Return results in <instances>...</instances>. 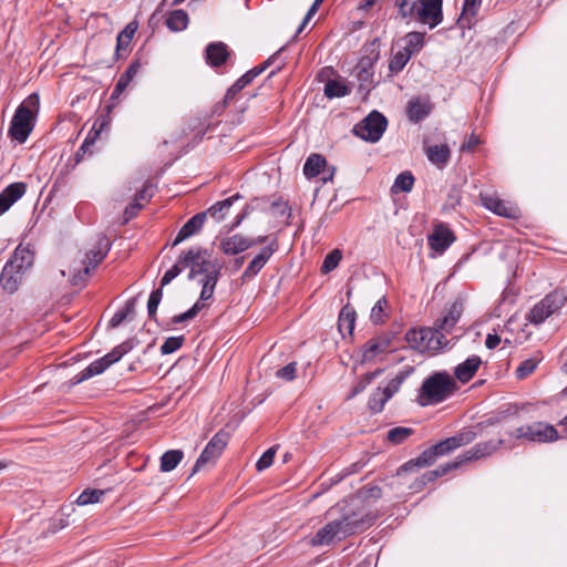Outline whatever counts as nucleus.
Listing matches in <instances>:
<instances>
[{
    "label": "nucleus",
    "mask_w": 567,
    "mask_h": 567,
    "mask_svg": "<svg viewBox=\"0 0 567 567\" xmlns=\"http://www.w3.org/2000/svg\"><path fill=\"white\" fill-rule=\"evenodd\" d=\"M476 437L477 433L473 429H464L455 435L442 440L424 450L417 457L402 464L398 468L396 475L401 476L405 473L431 466L439 457L447 455L456 449L474 442Z\"/></svg>",
    "instance_id": "nucleus-1"
},
{
    "label": "nucleus",
    "mask_w": 567,
    "mask_h": 567,
    "mask_svg": "<svg viewBox=\"0 0 567 567\" xmlns=\"http://www.w3.org/2000/svg\"><path fill=\"white\" fill-rule=\"evenodd\" d=\"M40 107V99L37 93L30 94L16 110L9 127V135L24 143L34 126L35 115Z\"/></svg>",
    "instance_id": "nucleus-2"
},
{
    "label": "nucleus",
    "mask_w": 567,
    "mask_h": 567,
    "mask_svg": "<svg viewBox=\"0 0 567 567\" xmlns=\"http://www.w3.org/2000/svg\"><path fill=\"white\" fill-rule=\"evenodd\" d=\"M336 509L339 512L337 519L346 528L348 536L365 530L375 519V516L368 513L357 501L338 503Z\"/></svg>",
    "instance_id": "nucleus-3"
},
{
    "label": "nucleus",
    "mask_w": 567,
    "mask_h": 567,
    "mask_svg": "<svg viewBox=\"0 0 567 567\" xmlns=\"http://www.w3.org/2000/svg\"><path fill=\"white\" fill-rule=\"evenodd\" d=\"M455 389L456 383L447 372H435L425 379L421 386V404L441 403L452 395Z\"/></svg>",
    "instance_id": "nucleus-4"
},
{
    "label": "nucleus",
    "mask_w": 567,
    "mask_h": 567,
    "mask_svg": "<svg viewBox=\"0 0 567 567\" xmlns=\"http://www.w3.org/2000/svg\"><path fill=\"white\" fill-rule=\"evenodd\" d=\"M137 341L135 339H127L116 346L112 351L104 357L93 361L90 365L83 369L80 373L73 377L72 383H82L94 375L103 373L110 365L118 362L126 353L135 348Z\"/></svg>",
    "instance_id": "nucleus-5"
},
{
    "label": "nucleus",
    "mask_w": 567,
    "mask_h": 567,
    "mask_svg": "<svg viewBox=\"0 0 567 567\" xmlns=\"http://www.w3.org/2000/svg\"><path fill=\"white\" fill-rule=\"evenodd\" d=\"M137 341L135 339H127L116 346L112 351L104 357L93 361L90 365L83 369L80 373L73 377L72 383H82L94 375L103 373L110 365L118 362L126 353L135 348Z\"/></svg>",
    "instance_id": "nucleus-6"
},
{
    "label": "nucleus",
    "mask_w": 567,
    "mask_h": 567,
    "mask_svg": "<svg viewBox=\"0 0 567 567\" xmlns=\"http://www.w3.org/2000/svg\"><path fill=\"white\" fill-rule=\"evenodd\" d=\"M405 341L413 350L437 352L449 346L445 336H439L432 327L411 328L405 333Z\"/></svg>",
    "instance_id": "nucleus-7"
},
{
    "label": "nucleus",
    "mask_w": 567,
    "mask_h": 567,
    "mask_svg": "<svg viewBox=\"0 0 567 567\" xmlns=\"http://www.w3.org/2000/svg\"><path fill=\"white\" fill-rule=\"evenodd\" d=\"M179 264L185 268H189L188 280H194L198 275L206 276L214 270L216 264H220L217 259L212 260L209 251L200 246L192 247L182 251L179 255Z\"/></svg>",
    "instance_id": "nucleus-8"
},
{
    "label": "nucleus",
    "mask_w": 567,
    "mask_h": 567,
    "mask_svg": "<svg viewBox=\"0 0 567 567\" xmlns=\"http://www.w3.org/2000/svg\"><path fill=\"white\" fill-rule=\"evenodd\" d=\"M567 302V293L556 289L546 295L528 312L527 320L534 324L543 323L548 317L560 310Z\"/></svg>",
    "instance_id": "nucleus-9"
},
{
    "label": "nucleus",
    "mask_w": 567,
    "mask_h": 567,
    "mask_svg": "<svg viewBox=\"0 0 567 567\" xmlns=\"http://www.w3.org/2000/svg\"><path fill=\"white\" fill-rule=\"evenodd\" d=\"M386 126V117L378 111H372L354 126L353 133L367 142L375 143L382 137Z\"/></svg>",
    "instance_id": "nucleus-10"
},
{
    "label": "nucleus",
    "mask_w": 567,
    "mask_h": 567,
    "mask_svg": "<svg viewBox=\"0 0 567 567\" xmlns=\"http://www.w3.org/2000/svg\"><path fill=\"white\" fill-rule=\"evenodd\" d=\"M229 434L226 431H218L200 453L192 470V475L200 471L206 464L215 462L227 446Z\"/></svg>",
    "instance_id": "nucleus-11"
},
{
    "label": "nucleus",
    "mask_w": 567,
    "mask_h": 567,
    "mask_svg": "<svg viewBox=\"0 0 567 567\" xmlns=\"http://www.w3.org/2000/svg\"><path fill=\"white\" fill-rule=\"evenodd\" d=\"M414 19L434 29L443 21V0H417Z\"/></svg>",
    "instance_id": "nucleus-12"
},
{
    "label": "nucleus",
    "mask_w": 567,
    "mask_h": 567,
    "mask_svg": "<svg viewBox=\"0 0 567 567\" xmlns=\"http://www.w3.org/2000/svg\"><path fill=\"white\" fill-rule=\"evenodd\" d=\"M501 447L512 449V445H507L506 441L503 439L499 440H488L485 442H480L465 451L462 455L455 458L456 462H461V465L466 462L477 461L487 456H491Z\"/></svg>",
    "instance_id": "nucleus-13"
},
{
    "label": "nucleus",
    "mask_w": 567,
    "mask_h": 567,
    "mask_svg": "<svg viewBox=\"0 0 567 567\" xmlns=\"http://www.w3.org/2000/svg\"><path fill=\"white\" fill-rule=\"evenodd\" d=\"M344 529L340 522L334 518L318 529L309 543L315 547L330 546L349 537Z\"/></svg>",
    "instance_id": "nucleus-14"
},
{
    "label": "nucleus",
    "mask_w": 567,
    "mask_h": 567,
    "mask_svg": "<svg viewBox=\"0 0 567 567\" xmlns=\"http://www.w3.org/2000/svg\"><path fill=\"white\" fill-rule=\"evenodd\" d=\"M456 237L452 229L444 224L434 225L432 233L427 236V244L431 249L437 254H443L454 241Z\"/></svg>",
    "instance_id": "nucleus-15"
},
{
    "label": "nucleus",
    "mask_w": 567,
    "mask_h": 567,
    "mask_svg": "<svg viewBox=\"0 0 567 567\" xmlns=\"http://www.w3.org/2000/svg\"><path fill=\"white\" fill-rule=\"evenodd\" d=\"M526 434L527 441L533 443H551L559 440L555 426L542 421L526 424Z\"/></svg>",
    "instance_id": "nucleus-16"
},
{
    "label": "nucleus",
    "mask_w": 567,
    "mask_h": 567,
    "mask_svg": "<svg viewBox=\"0 0 567 567\" xmlns=\"http://www.w3.org/2000/svg\"><path fill=\"white\" fill-rule=\"evenodd\" d=\"M483 206L494 214L509 219H517L520 216L519 209L497 196L481 195Z\"/></svg>",
    "instance_id": "nucleus-17"
},
{
    "label": "nucleus",
    "mask_w": 567,
    "mask_h": 567,
    "mask_svg": "<svg viewBox=\"0 0 567 567\" xmlns=\"http://www.w3.org/2000/svg\"><path fill=\"white\" fill-rule=\"evenodd\" d=\"M275 243L269 247H262L260 251L249 261L245 271L241 275L243 281H248L256 277L259 271L266 266L271 256L276 252Z\"/></svg>",
    "instance_id": "nucleus-18"
},
{
    "label": "nucleus",
    "mask_w": 567,
    "mask_h": 567,
    "mask_svg": "<svg viewBox=\"0 0 567 567\" xmlns=\"http://www.w3.org/2000/svg\"><path fill=\"white\" fill-rule=\"evenodd\" d=\"M111 249V241L105 235H99L94 246L89 250L83 264L94 269L106 257Z\"/></svg>",
    "instance_id": "nucleus-19"
},
{
    "label": "nucleus",
    "mask_w": 567,
    "mask_h": 567,
    "mask_svg": "<svg viewBox=\"0 0 567 567\" xmlns=\"http://www.w3.org/2000/svg\"><path fill=\"white\" fill-rule=\"evenodd\" d=\"M432 105L427 99L413 97L408 102L406 116L412 123H420L430 115Z\"/></svg>",
    "instance_id": "nucleus-20"
},
{
    "label": "nucleus",
    "mask_w": 567,
    "mask_h": 567,
    "mask_svg": "<svg viewBox=\"0 0 567 567\" xmlns=\"http://www.w3.org/2000/svg\"><path fill=\"white\" fill-rule=\"evenodd\" d=\"M461 466V462L455 460L440 465L437 468L425 472L421 477L416 478L411 488L421 491L426 484L434 482L436 478L447 474L452 470Z\"/></svg>",
    "instance_id": "nucleus-21"
},
{
    "label": "nucleus",
    "mask_w": 567,
    "mask_h": 567,
    "mask_svg": "<svg viewBox=\"0 0 567 567\" xmlns=\"http://www.w3.org/2000/svg\"><path fill=\"white\" fill-rule=\"evenodd\" d=\"M219 248L225 255L236 256L251 248V244L248 241L247 236L235 234L223 238L219 243Z\"/></svg>",
    "instance_id": "nucleus-22"
},
{
    "label": "nucleus",
    "mask_w": 567,
    "mask_h": 567,
    "mask_svg": "<svg viewBox=\"0 0 567 567\" xmlns=\"http://www.w3.org/2000/svg\"><path fill=\"white\" fill-rule=\"evenodd\" d=\"M207 213H198L189 218L177 233L172 246L175 247L185 239L198 233L205 224Z\"/></svg>",
    "instance_id": "nucleus-23"
},
{
    "label": "nucleus",
    "mask_w": 567,
    "mask_h": 567,
    "mask_svg": "<svg viewBox=\"0 0 567 567\" xmlns=\"http://www.w3.org/2000/svg\"><path fill=\"white\" fill-rule=\"evenodd\" d=\"M33 261H34L33 252L30 249L24 248L21 245H19L14 249L10 259L7 261V265L23 275L25 272V270L31 268V266L33 265Z\"/></svg>",
    "instance_id": "nucleus-24"
},
{
    "label": "nucleus",
    "mask_w": 567,
    "mask_h": 567,
    "mask_svg": "<svg viewBox=\"0 0 567 567\" xmlns=\"http://www.w3.org/2000/svg\"><path fill=\"white\" fill-rule=\"evenodd\" d=\"M390 344L391 338L386 334L369 340L362 347V361L367 362L373 360L378 354L388 351Z\"/></svg>",
    "instance_id": "nucleus-25"
},
{
    "label": "nucleus",
    "mask_w": 567,
    "mask_h": 567,
    "mask_svg": "<svg viewBox=\"0 0 567 567\" xmlns=\"http://www.w3.org/2000/svg\"><path fill=\"white\" fill-rule=\"evenodd\" d=\"M482 360L478 355H471L454 369V377L462 383H467L476 373Z\"/></svg>",
    "instance_id": "nucleus-26"
},
{
    "label": "nucleus",
    "mask_w": 567,
    "mask_h": 567,
    "mask_svg": "<svg viewBox=\"0 0 567 567\" xmlns=\"http://www.w3.org/2000/svg\"><path fill=\"white\" fill-rule=\"evenodd\" d=\"M221 264H216L214 266V270L209 271L206 276H204L202 284L203 288L199 295V299L197 301H200L204 303V301L213 299L216 285L219 280V277L221 276Z\"/></svg>",
    "instance_id": "nucleus-27"
},
{
    "label": "nucleus",
    "mask_w": 567,
    "mask_h": 567,
    "mask_svg": "<svg viewBox=\"0 0 567 567\" xmlns=\"http://www.w3.org/2000/svg\"><path fill=\"white\" fill-rule=\"evenodd\" d=\"M228 56V47L223 42H213L206 48V61L214 68L221 66Z\"/></svg>",
    "instance_id": "nucleus-28"
},
{
    "label": "nucleus",
    "mask_w": 567,
    "mask_h": 567,
    "mask_svg": "<svg viewBox=\"0 0 567 567\" xmlns=\"http://www.w3.org/2000/svg\"><path fill=\"white\" fill-rule=\"evenodd\" d=\"M141 68H142V63L140 62V60H135V61H133L128 65L126 71L121 74V76L118 78V80H117V82H116V84L114 86V90H113L112 95H111L112 100H115V99L120 97V95L128 86L130 82L140 72Z\"/></svg>",
    "instance_id": "nucleus-29"
},
{
    "label": "nucleus",
    "mask_w": 567,
    "mask_h": 567,
    "mask_svg": "<svg viewBox=\"0 0 567 567\" xmlns=\"http://www.w3.org/2000/svg\"><path fill=\"white\" fill-rule=\"evenodd\" d=\"M21 278V272H18L6 264L0 275V286L4 291L13 293L19 289Z\"/></svg>",
    "instance_id": "nucleus-30"
},
{
    "label": "nucleus",
    "mask_w": 567,
    "mask_h": 567,
    "mask_svg": "<svg viewBox=\"0 0 567 567\" xmlns=\"http://www.w3.org/2000/svg\"><path fill=\"white\" fill-rule=\"evenodd\" d=\"M355 310L350 305H346L338 318V329L344 337L346 334L352 336L355 324Z\"/></svg>",
    "instance_id": "nucleus-31"
},
{
    "label": "nucleus",
    "mask_w": 567,
    "mask_h": 567,
    "mask_svg": "<svg viewBox=\"0 0 567 567\" xmlns=\"http://www.w3.org/2000/svg\"><path fill=\"white\" fill-rule=\"evenodd\" d=\"M326 157L321 154L312 153L306 159L303 165V174L309 179L315 178L326 168Z\"/></svg>",
    "instance_id": "nucleus-32"
},
{
    "label": "nucleus",
    "mask_w": 567,
    "mask_h": 567,
    "mask_svg": "<svg viewBox=\"0 0 567 567\" xmlns=\"http://www.w3.org/2000/svg\"><path fill=\"white\" fill-rule=\"evenodd\" d=\"M138 29V23L136 21H132L126 24V27L117 34L116 38V50L115 54L120 58L122 51H127L134 34Z\"/></svg>",
    "instance_id": "nucleus-33"
},
{
    "label": "nucleus",
    "mask_w": 567,
    "mask_h": 567,
    "mask_svg": "<svg viewBox=\"0 0 567 567\" xmlns=\"http://www.w3.org/2000/svg\"><path fill=\"white\" fill-rule=\"evenodd\" d=\"M364 51L368 54L360 58L354 69L361 71H373V66L379 59L377 40H373L371 43L367 44L364 47Z\"/></svg>",
    "instance_id": "nucleus-34"
},
{
    "label": "nucleus",
    "mask_w": 567,
    "mask_h": 567,
    "mask_svg": "<svg viewBox=\"0 0 567 567\" xmlns=\"http://www.w3.org/2000/svg\"><path fill=\"white\" fill-rule=\"evenodd\" d=\"M427 158L439 167H443L450 159L451 151L446 144L429 146L426 150Z\"/></svg>",
    "instance_id": "nucleus-35"
},
{
    "label": "nucleus",
    "mask_w": 567,
    "mask_h": 567,
    "mask_svg": "<svg viewBox=\"0 0 567 567\" xmlns=\"http://www.w3.org/2000/svg\"><path fill=\"white\" fill-rule=\"evenodd\" d=\"M258 76V71L250 69L241 75L226 92L225 103L233 100L241 90L250 84Z\"/></svg>",
    "instance_id": "nucleus-36"
},
{
    "label": "nucleus",
    "mask_w": 567,
    "mask_h": 567,
    "mask_svg": "<svg viewBox=\"0 0 567 567\" xmlns=\"http://www.w3.org/2000/svg\"><path fill=\"white\" fill-rule=\"evenodd\" d=\"M189 22L188 14L183 9H176L169 12L166 18V27L173 32H179L187 28Z\"/></svg>",
    "instance_id": "nucleus-37"
},
{
    "label": "nucleus",
    "mask_w": 567,
    "mask_h": 567,
    "mask_svg": "<svg viewBox=\"0 0 567 567\" xmlns=\"http://www.w3.org/2000/svg\"><path fill=\"white\" fill-rule=\"evenodd\" d=\"M424 38L425 33L423 32L411 31L406 33V35L404 37L405 47L403 48V50H405L412 56L417 54L424 47Z\"/></svg>",
    "instance_id": "nucleus-38"
},
{
    "label": "nucleus",
    "mask_w": 567,
    "mask_h": 567,
    "mask_svg": "<svg viewBox=\"0 0 567 567\" xmlns=\"http://www.w3.org/2000/svg\"><path fill=\"white\" fill-rule=\"evenodd\" d=\"M543 360V355L538 352L534 354L532 358H528L520 362V364L515 370V375L518 380H524L529 377L537 368V365Z\"/></svg>",
    "instance_id": "nucleus-39"
},
{
    "label": "nucleus",
    "mask_w": 567,
    "mask_h": 567,
    "mask_svg": "<svg viewBox=\"0 0 567 567\" xmlns=\"http://www.w3.org/2000/svg\"><path fill=\"white\" fill-rule=\"evenodd\" d=\"M182 450H168L161 457L159 468L162 472L173 471L183 460Z\"/></svg>",
    "instance_id": "nucleus-40"
},
{
    "label": "nucleus",
    "mask_w": 567,
    "mask_h": 567,
    "mask_svg": "<svg viewBox=\"0 0 567 567\" xmlns=\"http://www.w3.org/2000/svg\"><path fill=\"white\" fill-rule=\"evenodd\" d=\"M415 178L410 171H404L400 173L391 187V192L393 194H398L400 192L409 193L412 190Z\"/></svg>",
    "instance_id": "nucleus-41"
},
{
    "label": "nucleus",
    "mask_w": 567,
    "mask_h": 567,
    "mask_svg": "<svg viewBox=\"0 0 567 567\" xmlns=\"http://www.w3.org/2000/svg\"><path fill=\"white\" fill-rule=\"evenodd\" d=\"M241 196L239 194H235L224 200L215 203L204 213H207V216H212L217 221H220L224 218V210L229 209V207L234 204L235 200L239 199Z\"/></svg>",
    "instance_id": "nucleus-42"
},
{
    "label": "nucleus",
    "mask_w": 567,
    "mask_h": 567,
    "mask_svg": "<svg viewBox=\"0 0 567 567\" xmlns=\"http://www.w3.org/2000/svg\"><path fill=\"white\" fill-rule=\"evenodd\" d=\"M351 93V90L342 82L329 80L324 84V95L329 99L343 97Z\"/></svg>",
    "instance_id": "nucleus-43"
},
{
    "label": "nucleus",
    "mask_w": 567,
    "mask_h": 567,
    "mask_svg": "<svg viewBox=\"0 0 567 567\" xmlns=\"http://www.w3.org/2000/svg\"><path fill=\"white\" fill-rule=\"evenodd\" d=\"M27 190V185L22 182H17L8 185L2 192L9 204L12 206L18 199H20Z\"/></svg>",
    "instance_id": "nucleus-44"
},
{
    "label": "nucleus",
    "mask_w": 567,
    "mask_h": 567,
    "mask_svg": "<svg viewBox=\"0 0 567 567\" xmlns=\"http://www.w3.org/2000/svg\"><path fill=\"white\" fill-rule=\"evenodd\" d=\"M413 434L414 430L412 427L396 426L388 431L386 439L390 443L399 445L404 443Z\"/></svg>",
    "instance_id": "nucleus-45"
},
{
    "label": "nucleus",
    "mask_w": 567,
    "mask_h": 567,
    "mask_svg": "<svg viewBox=\"0 0 567 567\" xmlns=\"http://www.w3.org/2000/svg\"><path fill=\"white\" fill-rule=\"evenodd\" d=\"M389 400L390 399L381 391V388H378L369 398L368 408L372 414H378L382 412Z\"/></svg>",
    "instance_id": "nucleus-46"
},
{
    "label": "nucleus",
    "mask_w": 567,
    "mask_h": 567,
    "mask_svg": "<svg viewBox=\"0 0 567 567\" xmlns=\"http://www.w3.org/2000/svg\"><path fill=\"white\" fill-rule=\"evenodd\" d=\"M417 0H394V7L398 9L401 19L414 18Z\"/></svg>",
    "instance_id": "nucleus-47"
},
{
    "label": "nucleus",
    "mask_w": 567,
    "mask_h": 567,
    "mask_svg": "<svg viewBox=\"0 0 567 567\" xmlns=\"http://www.w3.org/2000/svg\"><path fill=\"white\" fill-rule=\"evenodd\" d=\"M205 307H206L205 303H203L200 301H196L187 311L179 313V315H175L171 319V323L179 324V323L189 321V320L194 319Z\"/></svg>",
    "instance_id": "nucleus-48"
},
{
    "label": "nucleus",
    "mask_w": 567,
    "mask_h": 567,
    "mask_svg": "<svg viewBox=\"0 0 567 567\" xmlns=\"http://www.w3.org/2000/svg\"><path fill=\"white\" fill-rule=\"evenodd\" d=\"M353 74L359 82V91L368 94L373 87L374 71L353 70Z\"/></svg>",
    "instance_id": "nucleus-49"
},
{
    "label": "nucleus",
    "mask_w": 567,
    "mask_h": 567,
    "mask_svg": "<svg viewBox=\"0 0 567 567\" xmlns=\"http://www.w3.org/2000/svg\"><path fill=\"white\" fill-rule=\"evenodd\" d=\"M341 259H342V251L338 248L333 249L324 257L322 266H321V272L323 275L331 272L339 266Z\"/></svg>",
    "instance_id": "nucleus-50"
},
{
    "label": "nucleus",
    "mask_w": 567,
    "mask_h": 567,
    "mask_svg": "<svg viewBox=\"0 0 567 567\" xmlns=\"http://www.w3.org/2000/svg\"><path fill=\"white\" fill-rule=\"evenodd\" d=\"M411 58H412V55L410 53H408L405 50L402 49V50L398 51L390 60V63H389L390 71L393 73L401 72L404 69V66L408 64V62L410 61Z\"/></svg>",
    "instance_id": "nucleus-51"
},
{
    "label": "nucleus",
    "mask_w": 567,
    "mask_h": 567,
    "mask_svg": "<svg viewBox=\"0 0 567 567\" xmlns=\"http://www.w3.org/2000/svg\"><path fill=\"white\" fill-rule=\"evenodd\" d=\"M388 307V300L385 297L380 298L371 309L370 319L374 324L384 322L386 318L385 308Z\"/></svg>",
    "instance_id": "nucleus-52"
},
{
    "label": "nucleus",
    "mask_w": 567,
    "mask_h": 567,
    "mask_svg": "<svg viewBox=\"0 0 567 567\" xmlns=\"http://www.w3.org/2000/svg\"><path fill=\"white\" fill-rule=\"evenodd\" d=\"M380 370L368 372L363 374L359 381L354 384L351 393L348 395V399H352L359 393L363 392L365 388L374 380V378L380 374Z\"/></svg>",
    "instance_id": "nucleus-53"
},
{
    "label": "nucleus",
    "mask_w": 567,
    "mask_h": 567,
    "mask_svg": "<svg viewBox=\"0 0 567 567\" xmlns=\"http://www.w3.org/2000/svg\"><path fill=\"white\" fill-rule=\"evenodd\" d=\"M185 342L184 336L178 337H168L163 344L161 346V353L162 354H171L175 351H177Z\"/></svg>",
    "instance_id": "nucleus-54"
},
{
    "label": "nucleus",
    "mask_w": 567,
    "mask_h": 567,
    "mask_svg": "<svg viewBox=\"0 0 567 567\" xmlns=\"http://www.w3.org/2000/svg\"><path fill=\"white\" fill-rule=\"evenodd\" d=\"M163 298V290L162 288H157L153 290L148 297L147 301V313L150 319H156V311L158 308V305L161 303V300Z\"/></svg>",
    "instance_id": "nucleus-55"
},
{
    "label": "nucleus",
    "mask_w": 567,
    "mask_h": 567,
    "mask_svg": "<svg viewBox=\"0 0 567 567\" xmlns=\"http://www.w3.org/2000/svg\"><path fill=\"white\" fill-rule=\"evenodd\" d=\"M103 494L104 493L99 489H85L79 495L76 503L82 506L89 505V504H94L100 501V498L103 496Z\"/></svg>",
    "instance_id": "nucleus-56"
},
{
    "label": "nucleus",
    "mask_w": 567,
    "mask_h": 567,
    "mask_svg": "<svg viewBox=\"0 0 567 567\" xmlns=\"http://www.w3.org/2000/svg\"><path fill=\"white\" fill-rule=\"evenodd\" d=\"M276 452V446H271L266 452H264V454L259 457V460L256 463V468L258 472L268 468L272 464Z\"/></svg>",
    "instance_id": "nucleus-57"
},
{
    "label": "nucleus",
    "mask_w": 567,
    "mask_h": 567,
    "mask_svg": "<svg viewBox=\"0 0 567 567\" xmlns=\"http://www.w3.org/2000/svg\"><path fill=\"white\" fill-rule=\"evenodd\" d=\"M482 0H464L463 9H462V18L465 19H474L477 13L478 9L481 8Z\"/></svg>",
    "instance_id": "nucleus-58"
},
{
    "label": "nucleus",
    "mask_w": 567,
    "mask_h": 567,
    "mask_svg": "<svg viewBox=\"0 0 567 567\" xmlns=\"http://www.w3.org/2000/svg\"><path fill=\"white\" fill-rule=\"evenodd\" d=\"M455 324H456V322L451 321V319L444 315L442 318H440L435 321V323L432 328H433V330L437 331L439 336L446 337V334L453 330Z\"/></svg>",
    "instance_id": "nucleus-59"
},
{
    "label": "nucleus",
    "mask_w": 567,
    "mask_h": 567,
    "mask_svg": "<svg viewBox=\"0 0 567 567\" xmlns=\"http://www.w3.org/2000/svg\"><path fill=\"white\" fill-rule=\"evenodd\" d=\"M248 241L251 244V247H255L258 245H265L264 247H269L272 245V243H275L276 251L279 249V241H278V237L276 235L248 237Z\"/></svg>",
    "instance_id": "nucleus-60"
},
{
    "label": "nucleus",
    "mask_w": 567,
    "mask_h": 567,
    "mask_svg": "<svg viewBox=\"0 0 567 567\" xmlns=\"http://www.w3.org/2000/svg\"><path fill=\"white\" fill-rule=\"evenodd\" d=\"M184 270V267L182 266V264H179V259L177 260V262L172 267L169 268L165 274L164 276L162 277L161 279V286L159 288H164L165 286H167L173 279H175L182 271Z\"/></svg>",
    "instance_id": "nucleus-61"
},
{
    "label": "nucleus",
    "mask_w": 567,
    "mask_h": 567,
    "mask_svg": "<svg viewBox=\"0 0 567 567\" xmlns=\"http://www.w3.org/2000/svg\"><path fill=\"white\" fill-rule=\"evenodd\" d=\"M297 363L290 362L287 365L277 370L276 375L286 381H292L296 378Z\"/></svg>",
    "instance_id": "nucleus-62"
},
{
    "label": "nucleus",
    "mask_w": 567,
    "mask_h": 567,
    "mask_svg": "<svg viewBox=\"0 0 567 567\" xmlns=\"http://www.w3.org/2000/svg\"><path fill=\"white\" fill-rule=\"evenodd\" d=\"M402 382H403V377L398 375V377L393 378L392 380H390L388 385L384 389H381V391L385 394V396L391 399L400 390Z\"/></svg>",
    "instance_id": "nucleus-63"
},
{
    "label": "nucleus",
    "mask_w": 567,
    "mask_h": 567,
    "mask_svg": "<svg viewBox=\"0 0 567 567\" xmlns=\"http://www.w3.org/2000/svg\"><path fill=\"white\" fill-rule=\"evenodd\" d=\"M463 313V302L460 300H455L449 308L445 316L451 319V321L457 322Z\"/></svg>",
    "instance_id": "nucleus-64"
}]
</instances>
